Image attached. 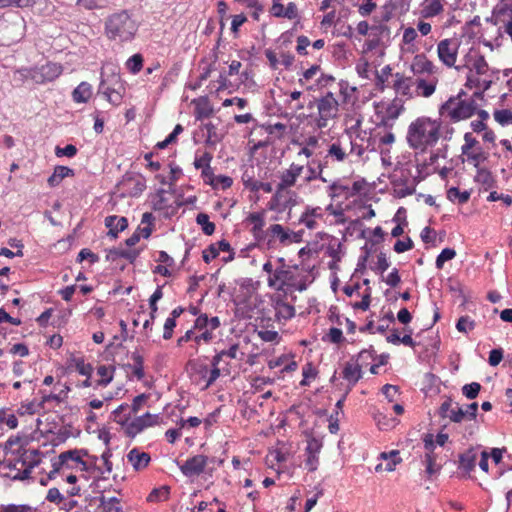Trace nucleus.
<instances>
[{"label":"nucleus","instance_id":"nucleus-7","mask_svg":"<svg viewBox=\"0 0 512 512\" xmlns=\"http://www.w3.org/2000/svg\"><path fill=\"white\" fill-rule=\"evenodd\" d=\"M130 358L133 361V364L131 363H125L124 357L120 355V352L115 353L114 362L121 366L125 371L132 370L134 376L138 380H142L145 376L144 373V359L143 356L140 355L138 352H133L130 356Z\"/></svg>","mask_w":512,"mask_h":512},{"label":"nucleus","instance_id":"nucleus-6","mask_svg":"<svg viewBox=\"0 0 512 512\" xmlns=\"http://www.w3.org/2000/svg\"><path fill=\"white\" fill-rule=\"evenodd\" d=\"M437 52L440 61L444 65L453 67L457 59L458 44L451 39L441 40L438 43Z\"/></svg>","mask_w":512,"mask_h":512},{"label":"nucleus","instance_id":"nucleus-48","mask_svg":"<svg viewBox=\"0 0 512 512\" xmlns=\"http://www.w3.org/2000/svg\"><path fill=\"white\" fill-rule=\"evenodd\" d=\"M481 390V384L478 383V382H472V383H469V384H465L463 387H462V394L472 400V399H475L479 392Z\"/></svg>","mask_w":512,"mask_h":512},{"label":"nucleus","instance_id":"nucleus-30","mask_svg":"<svg viewBox=\"0 0 512 512\" xmlns=\"http://www.w3.org/2000/svg\"><path fill=\"white\" fill-rule=\"evenodd\" d=\"M447 198L450 201L457 200L459 204H465L470 199V192L460 191L457 187H451L447 190Z\"/></svg>","mask_w":512,"mask_h":512},{"label":"nucleus","instance_id":"nucleus-63","mask_svg":"<svg viewBox=\"0 0 512 512\" xmlns=\"http://www.w3.org/2000/svg\"><path fill=\"white\" fill-rule=\"evenodd\" d=\"M322 442L314 437L308 440L307 447L305 449L306 454H316L320 452Z\"/></svg>","mask_w":512,"mask_h":512},{"label":"nucleus","instance_id":"nucleus-40","mask_svg":"<svg viewBox=\"0 0 512 512\" xmlns=\"http://www.w3.org/2000/svg\"><path fill=\"white\" fill-rule=\"evenodd\" d=\"M322 340L324 342H330V343H333V344H340L342 343L345 338L343 336V332L341 329L339 328H336V327H332L329 329V332L326 333L323 337H322Z\"/></svg>","mask_w":512,"mask_h":512},{"label":"nucleus","instance_id":"nucleus-43","mask_svg":"<svg viewBox=\"0 0 512 512\" xmlns=\"http://www.w3.org/2000/svg\"><path fill=\"white\" fill-rule=\"evenodd\" d=\"M69 391H70V387L65 384L64 389H62L59 393L44 395L42 397V401H41L40 405H43L44 403L49 402V401H55V402L61 403L67 398Z\"/></svg>","mask_w":512,"mask_h":512},{"label":"nucleus","instance_id":"nucleus-15","mask_svg":"<svg viewBox=\"0 0 512 512\" xmlns=\"http://www.w3.org/2000/svg\"><path fill=\"white\" fill-rule=\"evenodd\" d=\"M242 181L245 188L250 189L252 192H257L259 190L264 191L265 193L272 192V185L269 182H259L254 180L253 174H249L248 170H246L242 175Z\"/></svg>","mask_w":512,"mask_h":512},{"label":"nucleus","instance_id":"nucleus-34","mask_svg":"<svg viewBox=\"0 0 512 512\" xmlns=\"http://www.w3.org/2000/svg\"><path fill=\"white\" fill-rule=\"evenodd\" d=\"M466 66L469 67L470 72L472 70H475L477 75L485 74L486 71L488 70V63L485 60V57L480 54L475 56L471 66H469L468 64Z\"/></svg>","mask_w":512,"mask_h":512},{"label":"nucleus","instance_id":"nucleus-16","mask_svg":"<svg viewBox=\"0 0 512 512\" xmlns=\"http://www.w3.org/2000/svg\"><path fill=\"white\" fill-rule=\"evenodd\" d=\"M128 461L132 464L136 471L145 468L150 462V455L146 452H140L137 448H133L127 454Z\"/></svg>","mask_w":512,"mask_h":512},{"label":"nucleus","instance_id":"nucleus-58","mask_svg":"<svg viewBox=\"0 0 512 512\" xmlns=\"http://www.w3.org/2000/svg\"><path fill=\"white\" fill-rule=\"evenodd\" d=\"M6 423L10 429L18 426V420L14 414L7 415L4 409L0 410V425Z\"/></svg>","mask_w":512,"mask_h":512},{"label":"nucleus","instance_id":"nucleus-54","mask_svg":"<svg viewBox=\"0 0 512 512\" xmlns=\"http://www.w3.org/2000/svg\"><path fill=\"white\" fill-rule=\"evenodd\" d=\"M296 178L295 174H292V172H289V170H286L281 175V181L278 184L279 190H286L288 187H291L295 184Z\"/></svg>","mask_w":512,"mask_h":512},{"label":"nucleus","instance_id":"nucleus-52","mask_svg":"<svg viewBox=\"0 0 512 512\" xmlns=\"http://www.w3.org/2000/svg\"><path fill=\"white\" fill-rule=\"evenodd\" d=\"M436 85L434 83H429L424 79H419L417 82V89L420 91L421 95L424 97L431 96L435 91Z\"/></svg>","mask_w":512,"mask_h":512},{"label":"nucleus","instance_id":"nucleus-31","mask_svg":"<svg viewBox=\"0 0 512 512\" xmlns=\"http://www.w3.org/2000/svg\"><path fill=\"white\" fill-rule=\"evenodd\" d=\"M170 494L169 486H162L159 488H154L147 497L149 502H159L167 500Z\"/></svg>","mask_w":512,"mask_h":512},{"label":"nucleus","instance_id":"nucleus-17","mask_svg":"<svg viewBox=\"0 0 512 512\" xmlns=\"http://www.w3.org/2000/svg\"><path fill=\"white\" fill-rule=\"evenodd\" d=\"M193 103H195L194 113L196 120H203L213 115L214 110L212 106L209 104V100L207 97H201L198 100H194Z\"/></svg>","mask_w":512,"mask_h":512},{"label":"nucleus","instance_id":"nucleus-56","mask_svg":"<svg viewBox=\"0 0 512 512\" xmlns=\"http://www.w3.org/2000/svg\"><path fill=\"white\" fill-rule=\"evenodd\" d=\"M425 463H426V473L429 476L434 475L440 469V467H436V458H435L434 454L426 453Z\"/></svg>","mask_w":512,"mask_h":512},{"label":"nucleus","instance_id":"nucleus-22","mask_svg":"<svg viewBox=\"0 0 512 512\" xmlns=\"http://www.w3.org/2000/svg\"><path fill=\"white\" fill-rule=\"evenodd\" d=\"M62 73V66L57 63H47L40 68L42 81H53Z\"/></svg>","mask_w":512,"mask_h":512},{"label":"nucleus","instance_id":"nucleus-38","mask_svg":"<svg viewBox=\"0 0 512 512\" xmlns=\"http://www.w3.org/2000/svg\"><path fill=\"white\" fill-rule=\"evenodd\" d=\"M495 121L501 126L512 125V110H495L493 113Z\"/></svg>","mask_w":512,"mask_h":512},{"label":"nucleus","instance_id":"nucleus-14","mask_svg":"<svg viewBox=\"0 0 512 512\" xmlns=\"http://www.w3.org/2000/svg\"><path fill=\"white\" fill-rule=\"evenodd\" d=\"M88 457L92 464H96L98 457L89 455L86 449H73L62 452L59 455V459H61L62 463H67L68 460L75 461L76 463H82V458Z\"/></svg>","mask_w":512,"mask_h":512},{"label":"nucleus","instance_id":"nucleus-12","mask_svg":"<svg viewBox=\"0 0 512 512\" xmlns=\"http://www.w3.org/2000/svg\"><path fill=\"white\" fill-rule=\"evenodd\" d=\"M105 226L109 229L108 236L115 239L119 232L124 231L128 227V220L126 217H119L117 215L107 216L104 220Z\"/></svg>","mask_w":512,"mask_h":512},{"label":"nucleus","instance_id":"nucleus-37","mask_svg":"<svg viewBox=\"0 0 512 512\" xmlns=\"http://www.w3.org/2000/svg\"><path fill=\"white\" fill-rule=\"evenodd\" d=\"M76 4L86 10H95L106 8L109 0H76Z\"/></svg>","mask_w":512,"mask_h":512},{"label":"nucleus","instance_id":"nucleus-28","mask_svg":"<svg viewBox=\"0 0 512 512\" xmlns=\"http://www.w3.org/2000/svg\"><path fill=\"white\" fill-rule=\"evenodd\" d=\"M196 223L201 226L202 232L207 236L215 232V224L210 221L209 215L206 213H199L196 216Z\"/></svg>","mask_w":512,"mask_h":512},{"label":"nucleus","instance_id":"nucleus-9","mask_svg":"<svg viewBox=\"0 0 512 512\" xmlns=\"http://www.w3.org/2000/svg\"><path fill=\"white\" fill-rule=\"evenodd\" d=\"M207 462V456L198 454L188 458L183 464L179 465V468L183 475L186 477H192L203 473Z\"/></svg>","mask_w":512,"mask_h":512},{"label":"nucleus","instance_id":"nucleus-57","mask_svg":"<svg viewBox=\"0 0 512 512\" xmlns=\"http://www.w3.org/2000/svg\"><path fill=\"white\" fill-rule=\"evenodd\" d=\"M391 67L389 65H386L381 69V72L376 75V85L379 87L380 90H384V83L388 79V77L391 75Z\"/></svg>","mask_w":512,"mask_h":512},{"label":"nucleus","instance_id":"nucleus-61","mask_svg":"<svg viewBox=\"0 0 512 512\" xmlns=\"http://www.w3.org/2000/svg\"><path fill=\"white\" fill-rule=\"evenodd\" d=\"M503 359V350L502 348L492 349L489 353L488 363L495 367L497 366Z\"/></svg>","mask_w":512,"mask_h":512},{"label":"nucleus","instance_id":"nucleus-50","mask_svg":"<svg viewBox=\"0 0 512 512\" xmlns=\"http://www.w3.org/2000/svg\"><path fill=\"white\" fill-rule=\"evenodd\" d=\"M269 231L273 236H277L279 241L283 244L290 239V233L285 231L283 226L280 224L271 225Z\"/></svg>","mask_w":512,"mask_h":512},{"label":"nucleus","instance_id":"nucleus-25","mask_svg":"<svg viewBox=\"0 0 512 512\" xmlns=\"http://www.w3.org/2000/svg\"><path fill=\"white\" fill-rule=\"evenodd\" d=\"M99 502V508H101L103 512H122L120 500L117 497L107 498L104 495H101L99 497Z\"/></svg>","mask_w":512,"mask_h":512},{"label":"nucleus","instance_id":"nucleus-46","mask_svg":"<svg viewBox=\"0 0 512 512\" xmlns=\"http://www.w3.org/2000/svg\"><path fill=\"white\" fill-rule=\"evenodd\" d=\"M213 188L218 189L221 188L223 190L228 189L232 186L233 180L229 176L219 175L215 176L213 181L208 182Z\"/></svg>","mask_w":512,"mask_h":512},{"label":"nucleus","instance_id":"nucleus-47","mask_svg":"<svg viewBox=\"0 0 512 512\" xmlns=\"http://www.w3.org/2000/svg\"><path fill=\"white\" fill-rule=\"evenodd\" d=\"M73 362L79 374L86 376L88 378L91 377L93 372V367L91 364L85 363L83 358H73Z\"/></svg>","mask_w":512,"mask_h":512},{"label":"nucleus","instance_id":"nucleus-23","mask_svg":"<svg viewBox=\"0 0 512 512\" xmlns=\"http://www.w3.org/2000/svg\"><path fill=\"white\" fill-rule=\"evenodd\" d=\"M220 322H195V329L202 331L199 335L195 336V341L199 342L200 340L209 341L212 339V333L208 330V327H210L211 330L216 329L219 327Z\"/></svg>","mask_w":512,"mask_h":512},{"label":"nucleus","instance_id":"nucleus-13","mask_svg":"<svg viewBox=\"0 0 512 512\" xmlns=\"http://www.w3.org/2000/svg\"><path fill=\"white\" fill-rule=\"evenodd\" d=\"M141 249L125 250L120 248H111L107 250L106 260L115 261L118 258H124L133 264L139 257Z\"/></svg>","mask_w":512,"mask_h":512},{"label":"nucleus","instance_id":"nucleus-27","mask_svg":"<svg viewBox=\"0 0 512 512\" xmlns=\"http://www.w3.org/2000/svg\"><path fill=\"white\" fill-rule=\"evenodd\" d=\"M475 181L477 183L482 184L485 187L486 190L489 189V188L494 187L495 183H496L492 173L489 170L485 169V168H478L477 169V174L475 176Z\"/></svg>","mask_w":512,"mask_h":512},{"label":"nucleus","instance_id":"nucleus-62","mask_svg":"<svg viewBox=\"0 0 512 512\" xmlns=\"http://www.w3.org/2000/svg\"><path fill=\"white\" fill-rule=\"evenodd\" d=\"M219 255V249L216 244H210L206 250L203 251V261L209 263L212 259H215Z\"/></svg>","mask_w":512,"mask_h":512},{"label":"nucleus","instance_id":"nucleus-21","mask_svg":"<svg viewBox=\"0 0 512 512\" xmlns=\"http://www.w3.org/2000/svg\"><path fill=\"white\" fill-rule=\"evenodd\" d=\"M395 78L396 80L393 84L395 92L407 98L411 97V78H406L400 73H396Z\"/></svg>","mask_w":512,"mask_h":512},{"label":"nucleus","instance_id":"nucleus-26","mask_svg":"<svg viewBox=\"0 0 512 512\" xmlns=\"http://www.w3.org/2000/svg\"><path fill=\"white\" fill-rule=\"evenodd\" d=\"M412 69L415 73H432L434 64L428 60L424 55H417L412 65Z\"/></svg>","mask_w":512,"mask_h":512},{"label":"nucleus","instance_id":"nucleus-24","mask_svg":"<svg viewBox=\"0 0 512 512\" xmlns=\"http://www.w3.org/2000/svg\"><path fill=\"white\" fill-rule=\"evenodd\" d=\"M317 108L320 116L334 118L338 111V102L319 99L317 101Z\"/></svg>","mask_w":512,"mask_h":512},{"label":"nucleus","instance_id":"nucleus-53","mask_svg":"<svg viewBox=\"0 0 512 512\" xmlns=\"http://www.w3.org/2000/svg\"><path fill=\"white\" fill-rule=\"evenodd\" d=\"M448 418L454 423H461L467 417L464 409L459 406V403L456 402L455 407L450 410Z\"/></svg>","mask_w":512,"mask_h":512},{"label":"nucleus","instance_id":"nucleus-39","mask_svg":"<svg viewBox=\"0 0 512 512\" xmlns=\"http://www.w3.org/2000/svg\"><path fill=\"white\" fill-rule=\"evenodd\" d=\"M443 10V6L440 0H432L423 7L422 13L424 17H433L440 14Z\"/></svg>","mask_w":512,"mask_h":512},{"label":"nucleus","instance_id":"nucleus-11","mask_svg":"<svg viewBox=\"0 0 512 512\" xmlns=\"http://www.w3.org/2000/svg\"><path fill=\"white\" fill-rule=\"evenodd\" d=\"M122 186L127 188L131 197H138L146 189V179L142 175H125L121 182Z\"/></svg>","mask_w":512,"mask_h":512},{"label":"nucleus","instance_id":"nucleus-60","mask_svg":"<svg viewBox=\"0 0 512 512\" xmlns=\"http://www.w3.org/2000/svg\"><path fill=\"white\" fill-rule=\"evenodd\" d=\"M413 246V241L411 240V238L408 237L406 241L397 240L396 243L394 244L393 249L396 253H403L408 250H411Z\"/></svg>","mask_w":512,"mask_h":512},{"label":"nucleus","instance_id":"nucleus-20","mask_svg":"<svg viewBox=\"0 0 512 512\" xmlns=\"http://www.w3.org/2000/svg\"><path fill=\"white\" fill-rule=\"evenodd\" d=\"M92 95V87L88 82H81L72 92V99L76 103H86Z\"/></svg>","mask_w":512,"mask_h":512},{"label":"nucleus","instance_id":"nucleus-10","mask_svg":"<svg viewBox=\"0 0 512 512\" xmlns=\"http://www.w3.org/2000/svg\"><path fill=\"white\" fill-rule=\"evenodd\" d=\"M295 276L289 270L276 269L268 278V285L278 290H282L283 286H295Z\"/></svg>","mask_w":512,"mask_h":512},{"label":"nucleus","instance_id":"nucleus-44","mask_svg":"<svg viewBox=\"0 0 512 512\" xmlns=\"http://www.w3.org/2000/svg\"><path fill=\"white\" fill-rule=\"evenodd\" d=\"M43 0H0V8L8 6L29 7L40 4Z\"/></svg>","mask_w":512,"mask_h":512},{"label":"nucleus","instance_id":"nucleus-29","mask_svg":"<svg viewBox=\"0 0 512 512\" xmlns=\"http://www.w3.org/2000/svg\"><path fill=\"white\" fill-rule=\"evenodd\" d=\"M403 110V100L401 98L395 97L386 109V116L389 119L395 120L399 117Z\"/></svg>","mask_w":512,"mask_h":512},{"label":"nucleus","instance_id":"nucleus-18","mask_svg":"<svg viewBox=\"0 0 512 512\" xmlns=\"http://www.w3.org/2000/svg\"><path fill=\"white\" fill-rule=\"evenodd\" d=\"M74 170L67 167L58 165L54 168L53 174L48 178L47 183L50 187L58 186L61 181L66 177L74 176Z\"/></svg>","mask_w":512,"mask_h":512},{"label":"nucleus","instance_id":"nucleus-19","mask_svg":"<svg viewBox=\"0 0 512 512\" xmlns=\"http://www.w3.org/2000/svg\"><path fill=\"white\" fill-rule=\"evenodd\" d=\"M477 459V451L474 448L466 450L459 455V468L466 472H470L475 468Z\"/></svg>","mask_w":512,"mask_h":512},{"label":"nucleus","instance_id":"nucleus-36","mask_svg":"<svg viewBox=\"0 0 512 512\" xmlns=\"http://www.w3.org/2000/svg\"><path fill=\"white\" fill-rule=\"evenodd\" d=\"M247 220L254 224V226L252 228V232H253L254 236L257 237L258 233L262 232V229L265 225L263 214L259 213V212L251 213L247 217Z\"/></svg>","mask_w":512,"mask_h":512},{"label":"nucleus","instance_id":"nucleus-4","mask_svg":"<svg viewBox=\"0 0 512 512\" xmlns=\"http://www.w3.org/2000/svg\"><path fill=\"white\" fill-rule=\"evenodd\" d=\"M476 109L477 106L474 100H459L456 102V98L450 97L441 105L439 112L441 115L448 112L451 121L458 122L473 116L476 113Z\"/></svg>","mask_w":512,"mask_h":512},{"label":"nucleus","instance_id":"nucleus-64","mask_svg":"<svg viewBox=\"0 0 512 512\" xmlns=\"http://www.w3.org/2000/svg\"><path fill=\"white\" fill-rule=\"evenodd\" d=\"M32 510V507L26 504L21 505H15V504H9L6 506H3L1 508L0 512H30Z\"/></svg>","mask_w":512,"mask_h":512},{"label":"nucleus","instance_id":"nucleus-5","mask_svg":"<svg viewBox=\"0 0 512 512\" xmlns=\"http://www.w3.org/2000/svg\"><path fill=\"white\" fill-rule=\"evenodd\" d=\"M368 358H372V354L369 350H362L358 355V361H361V364H352L347 362L343 369V378L349 382V387L352 388L361 378H362V366L364 361Z\"/></svg>","mask_w":512,"mask_h":512},{"label":"nucleus","instance_id":"nucleus-3","mask_svg":"<svg viewBox=\"0 0 512 512\" xmlns=\"http://www.w3.org/2000/svg\"><path fill=\"white\" fill-rule=\"evenodd\" d=\"M25 20L16 11H9L0 17V33L9 42L19 41L24 36Z\"/></svg>","mask_w":512,"mask_h":512},{"label":"nucleus","instance_id":"nucleus-45","mask_svg":"<svg viewBox=\"0 0 512 512\" xmlns=\"http://www.w3.org/2000/svg\"><path fill=\"white\" fill-rule=\"evenodd\" d=\"M456 256L453 248H444L437 256L435 264L438 269H442L446 261L452 260Z\"/></svg>","mask_w":512,"mask_h":512},{"label":"nucleus","instance_id":"nucleus-51","mask_svg":"<svg viewBox=\"0 0 512 512\" xmlns=\"http://www.w3.org/2000/svg\"><path fill=\"white\" fill-rule=\"evenodd\" d=\"M203 128L207 131V138L205 140L206 145L213 146L220 140L216 134V127L213 123L208 122L203 125Z\"/></svg>","mask_w":512,"mask_h":512},{"label":"nucleus","instance_id":"nucleus-41","mask_svg":"<svg viewBox=\"0 0 512 512\" xmlns=\"http://www.w3.org/2000/svg\"><path fill=\"white\" fill-rule=\"evenodd\" d=\"M40 455L41 452L37 449L27 450L23 455V464L34 468L41 462Z\"/></svg>","mask_w":512,"mask_h":512},{"label":"nucleus","instance_id":"nucleus-49","mask_svg":"<svg viewBox=\"0 0 512 512\" xmlns=\"http://www.w3.org/2000/svg\"><path fill=\"white\" fill-rule=\"evenodd\" d=\"M213 156L209 152H205L203 154V160H205V167L202 169V176L206 179V183L209 181H213L215 178V175L213 173L212 168L210 167V162L212 160Z\"/></svg>","mask_w":512,"mask_h":512},{"label":"nucleus","instance_id":"nucleus-8","mask_svg":"<svg viewBox=\"0 0 512 512\" xmlns=\"http://www.w3.org/2000/svg\"><path fill=\"white\" fill-rule=\"evenodd\" d=\"M157 415H152L149 412L145 413L142 416L136 417L131 422L128 421L127 425H125V434L134 438L138 433L142 432L145 428L153 426L157 423Z\"/></svg>","mask_w":512,"mask_h":512},{"label":"nucleus","instance_id":"nucleus-59","mask_svg":"<svg viewBox=\"0 0 512 512\" xmlns=\"http://www.w3.org/2000/svg\"><path fill=\"white\" fill-rule=\"evenodd\" d=\"M89 259L91 263H96L99 261V256L93 253L88 248H83L77 256V262L81 263L82 261Z\"/></svg>","mask_w":512,"mask_h":512},{"label":"nucleus","instance_id":"nucleus-42","mask_svg":"<svg viewBox=\"0 0 512 512\" xmlns=\"http://www.w3.org/2000/svg\"><path fill=\"white\" fill-rule=\"evenodd\" d=\"M97 373L102 377L96 383V386L105 387L113 380V373L110 368L105 365H100L97 368Z\"/></svg>","mask_w":512,"mask_h":512},{"label":"nucleus","instance_id":"nucleus-1","mask_svg":"<svg viewBox=\"0 0 512 512\" xmlns=\"http://www.w3.org/2000/svg\"><path fill=\"white\" fill-rule=\"evenodd\" d=\"M138 29L139 24L128 10L114 12L104 20L105 37L117 43L132 41Z\"/></svg>","mask_w":512,"mask_h":512},{"label":"nucleus","instance_id":"nucleus-35","mask_svg":"<svg viewBox=\"0 0 512 512\" xmlns=\"http://www.w3.org/2000/svg\"><path fill=\"white\" fill-rule=\"evenodd\" d=\"M143 61L141 54H134L126 61V67L132 74H137L143 67Z\"/></svg>","mask_w":512,"mask_h":512},{"label":"nucleus","instance_id":"nucleus-55","mask_svg":"<svg viewBox=\"0 0 512 512\" xmlns=\"http://www.w3.org/2000/svg\"><path fill=\"white\" fill-rule=\"evenodd\" d=\"M77 148L75 145H72V144H68L66 145L65 147H59L57 146L55 148V155L57 157H63V156H66V157H69V158H72L74 157L76 154H77Z\"/></svg>","mask_w":512,"mask_h":512},{"label":"nucleus","instance_id":"nucleus-32","mask_svg":"<svg viewBox=\"0 0 512 512\" xmlns=\"http://www.w3.org/2000/svg\"><path fill=\"white\" fill-rule=\"evenodd\" d=\"M128 404L123 403L119 405L113 412V420L120 424L121 426L127 425L128 421L131 419V413L123 414V412L128 408Z\"/></svg>","mask_w":512,"mask_h":512},{"label":"nucleus","instance_id":"nucleus-2","mask_svg":"<svg viewBox=\"0 0 512 512\" xmlns=\"http://www.w3.org/2000/svg\"><path fill=\"white\" fill-rule=\"evenodd\" d=\"M441 123L429 117H419L413 121L407 131V142L412 149L425 151L434 146L440 137Z\"/></svg>","mask_w":512,"mask_h":512},{"label":"nucleus","instance_id":"nucleus-33","mask_svg":"<svg viewBox=\"0 0 512 512\" xmlns=\"http://www.w3.org/2000/svg\"><path fill=\"white\" fill-rule=\"evenodd\" d=\"M276 316L277 320H280L281 317L288 320L295 316V308L290 304L278 302L276 307Z\"/></svg>","mask_w":512,"mask_h":512}]
</instances>
